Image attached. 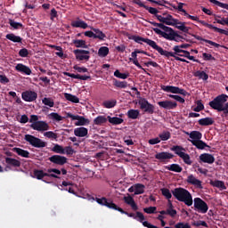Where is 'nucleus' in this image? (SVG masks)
<instances>
[{
	"mask_svg": "<svg viewBox=\"0 0 228 228\" xmlns=\"http://www.w3.org/2000/svg\"><path fill=\"white\" fill-rule=\"evenodd\" d=\"M151 26H154L155 28H159L164 31V33H167V31H172V28L166 26L163 23H158L155 21H149Z\"/></svg>",
	"mask_w": 228,
	"mask_h": 228,
	"instance_id": "nucleus-36",
	"label": "nucleus"
},
{
	"mask_svg": "<svg viewBox=\"0 0 228 228\" xmlns=\"http://www.w3.org/2000/svg\"><path fill=\"white\" fill-rule=\"evenodd\" d=\"M106 122H108L106 116H98L94 119V124L95 126H102V124H106Z\"/></svg>",
	"mask_w": 228,
	"mask_h": 228,
	"instance_id": "nucleus-45",
	"label": "nucleus"
},
{
	"mask_svg": "<svg viewBox=\"0 0 228 228\" xmlns=\"http://www.w3.org/2000/svg\"><path fill=\"white\" fill-rule=\"evenodd\" d=\"M30 128L34 131H38L39 133H44V131H49V124L45 121H37L30 125Z\"/></svg>",
	"mask_w": 228,
	"mask_h": 228,
	"instance_id": "nucleus-13",
	"label": "nucleus"
},
{
	"mask_svg": "<svg viewBox=\"0 0 228 228\" xmlns=\"http://www.w3.org/2000/svg\"><path fill=\"white\" fill-rule=\"evenodd\" d=\"M52 151L56 154H65V149L60 144H54Z\"/></svg>",
	"mask_w": 228,
	"mask_h": 228,
	"instance_id": "nucleus-54",
	"label": "nucleus"
},
{
	"mask_svg": "<svg viewBox=\"0 0 228 228\" xmlns=\"http://www.w3.org/2000/svg\"><path fill=\"white\" fill-rule=\"evenodd\" d=\"M174 154L168 151H161L155 154V159H159V161H167L168 159H173Z\"/></svg>",
	"mask_w": 228,
	"mask_h": 228,
	"instance_id": "nucleus-19",
	"label": "nucleus"
},
{
	"mask_svg": "<svg viewBox=\"0 0 228 228\" xmlns=\"http://www.w3.org/2000/svg\"><path fill=\"white\" fill-rule=\"evenodd\" d=\"M151 26H154L155 28H159L164 31V33H167V31H172V28L166 26L163 23H158L155 21H149Z\"/></svg>",
	"mask_w": 228,
	"mask_h": 228,
	"instance_id": "nucleus-35",
	"label": "nucleus"
},
{
	"mask_svg": "<svg viewBox=\"0 0 228 228\" xmlns=\"http://www.w3.org/2000/svg\"><path fill=\"white\" fill-rule=\"evenodd\" d=\"M66 118H71V120H77V122L75 123V126H88V124H90V119L86 118L83 116L73 115L70 112H68L66 114Z\"/></svg>",
	"mask_w": 228,
	"mask_h": 228,
	"instance_id": "nucleus-10",
	"label": "nucleus"
},
{
	"mask_svg": "<svg viewBox=\"0 0 228 228\" xmlns=\"http://www.w3.org/2000/svg\"><path fill=\"white\" fill-rule=\"evenodd\" d=\"M127 117L132 118V120H136L140 117V110L131 109L127 111Z\"/></svg>",
	"mask_w": 228,
	"mask_h": 228,
	"instance_id": "nucleus-44",
	"label": "nucleus"
},
{
	"mask_svg": "<svg viewBox=\"0 0 228 228\" xmlns=\"http://www.w3.org/2000/svg\"><path fill=\"white\" fill-rule=\"evenodd\" d=\"M33 174L34 177H36V179H38V181H41V179L45 177H53V179H60V176L54 174L45 173L44 170L40 169H35Z\"/></svg>",
	"mask_w": 228,
	"mask_h": 228,
	"instance_id": "nucleus-14",
	"label": "nucleus"
},
{
	"mask_svg": "<svg viewBox=\"0 0 228 228\" xmlns=\"http://www.w3.org/2000/svg\"><path fill=\"white\" fill-rule=\"evenodd\" d=\"M142 193H145V185L142 183H136L134 195H142Z\"/></svg>",
	"mask_w": 228,
	"mask_h": 228,
	"instance_id": "nucleus-52",
	"label": "nucleus"
},
{
	"mask_svg": "<svg viewBox=\"0 0 228 228\" xmlns=\"http://www.w3.org/2000/svg\"><path fill=\"white\" fill-rule=\"evenodd\" d=\"M175 228H191V226L188 223L180 222L175 224Z\"/></svg>",
	"mask_w": 228,
	"mask_h": 228,
	"instance_id": "nucleus-64",
	"label": "nucleus"
},
{
	"mask_svg": "<svg viewBox=\"0 0 228 228\" xmlns=\"http://www.w3.org/2000/svg\"><path fill=\"white\" fill-rule=\"evenodd\" d=\"M192 37H194V38H196V40H200L201 42H206V44H209V45H213L214 47H216V48L220 47V44L215 43L209 39H204L200 36L192 35Z\"/></svg>",
	"mask_w": 228,
	"mask_h": 228,
	"instance_id": "nucleus-41",
	"label": "nucleus"
},
{
	"mask_svg": "<svg viewBox=\"0 0 228 228\" xmlns=\"http://www.w3.org/2000/svg\"><path fill=\"white\" fill-rule=\"evenodd\" d=\"M209 209V207L208 206V203L204 201L200 198H194V210L198 211V213H202L203 215L208 213V210Z\"/></svg>",
	"mask_w": 228,
	"mask_h": 228,
	"instance_id": "nucleus-8",
	"label": "nucleus"
},
{
	"mask_svg": "<svg viewBox=\"0 0 228 228\" xmlns=\"http://www.w3.org/2000/svg\"><path fill=\"white\" fill-rule=\"evenodd\" d=\"M131 56L132 57L129 58V61H132L135 67L141 69V70H143V72H145V74L148 76H151V73L147 72V70H145V69L140 65V62H138V53H136V50L131 53Z\"/></svg>",
	"mask_w": 228,
	"mask_h": 228,
	"instance_id": "nucleus-20",
	"label": "nucleus"
},
{
	"mask_svg": "<svg viewBox=\"0 0 228 228\" xmlns=\"http://www.w3.org/2000/svg\"><path fill=\"white\" fill-rule=\"evenodd\" d=\"M44 136H45V138H49V140H58V134L53 131L45 132Z\"/></svg>",
	"mask_w": 228,
	"mask_h": 228,
	"instance_id": "nucleus-57",
	"label": "nucleus"
},
{
	"mask_svg": "<svg viewBox=\"0 0 228 228\" xmlns=\"http://www.w3.org/2000/svg\"><path fill=\"white\" fill-rule=\"evenodd\" d=\"M186 182L188 183V184H192V186H196V188H199L200 190H202V188H204L202 186V181L197 179L195 176H193V175H190L187 177Z\"/></svg>",
	"mask_w": 228,
	"mask_h": 228,
	"instance_id": "nucleus-22",
	"label": "nucleus"
},
{
	"mask_svg": "<svg viewBox=\"0 0 228 228\" xmlns=\"http://www.w3.org/2000/svg\"><path fill=\"white\" fill-rule=\"evenodd\" d=\"M211 186H214L215 188H219V190H227V187L225 186V183L224 181L220 180H215L210 182Z\"/></svg>",
	"mask_w": 228,
	"mask_h": 228,
	"instance_id": "nucleus-33",
	"label": "nucleus"
},
{
	"mask_svg": "<svg viewBox=\"0 0 228 228\" xmlns=\"http://www.w3.org/2000/svg\"><path fill=\"white\" fill-rule=\"evenodd\" d=\"M115 77H118V79H127L129 77V73H121L120 70L117 69L114 72Z\"/></svg>",
	"mask_w": 228,
	"mask_h": 228,
	"instance_id": "nucleus-58",
	"label": "nucleus"
},
{
	"mask_svg": "<svg viewBox=\"0 0 228 228\" xmlns=\"http://www.w3.org/2000/svg\"><path fill=\"white\" fill-rule=\"evenodd\" d=\"M74 134L78 138H85V136H88V128L85 126L77 127L74 129Z\"/></svg>",
	"mask_w": 228,
	"mask_h": 228,
	"instance_id": "nucleus-27",
	"label": "nucleus"
},
{
	"mask_svg": "<svg viewBox=\"0 0 228 228\" xmlns=\"http://www.w3.org/2000/svg\"><path fill=\"white\" fill-rule=\"evenodd\" d=\"M138 104L140 106V110L144 111V113H148L149 115L154 114V110H156V108L152 103L149 102L147 99L140 98Z\"/></svg>",
	"mask_w": 228,
	"mask_h": 228,
	"instance_id": "nucleus-7",
	"label": "nucleus"
},
{
	"mask_svg": "<svg viewBox=\"0 0 228 228\" xmlns=\"http://www.w3.org/2000/svg\"><path fill=\"white\" fill-rule=\"evenodd\" d=\"M13 152H16L18 156H21V158H29V151L20 149V148H13Z\"/></svg>",
	"mask_w": 228,
	"mask_h": 228,
	"instance_id": "nucleus-40",
	"label": "nucleus"
},
{
	"mask_svg": "<svg viewBox=\"0 0 228 228\" xmlns=\"http://www.w3.org/2000/svg\"><path fill=\"white\" fill-rule=\"evenodd\" d=\"M165 169L169 170L170 172H176L177 174H181V172H183V167L179 164L165 166Z\"/></svg>",
	"mask_w": 228,
	"mask_h": 228,
	"instance_id": "nucleus-32",
	"label": "nucleus"
},
{
	"mask_svg": "<svg viewBox=\"0 0 228 228\" xmlns=\"http://www.w3.org/2000/svg\"><path fill=\"white\" fill-rule=\"evenodd\" d=\"M92 31L94 33V38H98L99 40H104L106 37V34H104L101 29L91 27Z\"/></svg>",
	"mask_w": 228,
	"mask_h": 228,
	"instance_id": "nucleus-37",
	"label": "nucleus"
},
{
	"mask_svg": "<svg viewBox=\"0 0 228 228\" xmlns=\"http://www.w3.org/2000/svg\"><path fill=\"white\" fill-rule=\"evenodd\" d=\"M38 94L34 91H25L21 94V98L26 102H33V101H37Z\"/></svg>",
	"mask_w": 228,
	"mask_h": 228,
	"instance_id": "nucleus-15",
	"label": "nucleus"
},
{
	"mask_svg": "<svg viewBox=\"0 0 228 228\" xmlns=\"http://www.w3.org/2000/svg\"><path fill=\"white\" fill-rule=\"evenodd\" d=\"M171 151H173L175 154H176L177 156H179V158H181V156L184 153V151H185V150L183 148V146L175 145L171 148Z\"/></svg>",
	"mask_w": 228,
	"mask_h": 228,
	"instance_id": "nucleus-51",
	"label": "nucleus"
},
{
	"mask_svg": "<svg viewBox=\"0 0 228 228\" xmlns=\"http://www.w3.org/2000/svg\"><path fill=\"white\" fill-rule=\"evenodd\" d=\"M73 45L77 48L88 49V45H86V41L83 39H75L73 40Z\"/></svg>",
	"mask_w": 228,
	"mask_h": 228,
	"instance_id": "nucleus-34",
	"label": "nucleus"
},
{
	"mask_svg": "<svg viewBox=\"0 0 228 228\" xmlns=\"http://www.w3.org/2000/svg\"><path fill=\"white\" fill-rule=\"evenodd\" d=\"M77 61H88L90 60V51L76 49L73 51Z\"/></svg>",
	"mask_w": 228,
	"mask_h": 228,
	"instance_id": "nucleus-11",
	"label": "nucleus"
},
{
	"mask_svg": "<svg viewBox=\"0 0 228 228\" xmlns=\"http://www.w3.org/2000/svg\"><path fill=\"white\" fill-rule=\"evenodd\" d=\"M209 3H212L213 4H216V6H219L220 8H224V10H228V4H224L218 0H208Z\"/></svg>",
	"mask_w": 228,
	"mask_h": 228,
	"instance_id": "nucleus-60",
	"label": "nucleus"
},
{
	"mask_svg": "<svg viewBox=\"0 0 228 228\" xmlns=\"http://www.w3.org/2000/svg\"><path fill=\"white\" fill-rule=\"evenodd\" d=\"M189 142H191V143L196 147V149H199L200 151H203V149H206V147H208V149H210V146L208 145V143H206L204 141L202 140H189Z\"/></svg>",
	"mask_w": 228,
	"mask_h": 228,
	"instance_id": "nucleus-26",
	"label": "nucleus"
},
{
	"mask_svg": "<svg viewBox=\"0 0 228 228\" xmlns=\"http://www.w3.org/2000/svg\"><path fill=\"white\" fill-rule=\"evenodd\" d=\"M189 135V138L191 140H202V133L199 131H191V133H186Z\"/></svg>",
	"mask_w": 228,
	"mask_h": 228,
	"instance_id": "nucleus-42",
	"label": "nucleus"
},
{
	"mask_svg": "<svg viewBox=\"0 0 228 228\" xmlns=\"http://www.w3.org/2000/svg\"><path fill=\"white\" fill-rule=\"evenodd\" d=\"M198 122L200 126H213V124H215V119H213V118H203Z\"/></svg>",
	"mask_w": 228,
	"mask_h": 228,
	"instance_id": "nucleus-38",
	"label": "nucleus"
},
{
	"mask_svg": "<svg viewBox=\"0 0 228 228\" xmlns=\"http://www.w3.org/2000/svg\"><path fill=\"white\" fill-rule=\"evenodd\" d=\"M113 85L117 88H127V82L126 81H120V80H118L117 78L113 79Z\"/></svg>",
	"mask_w": 228,
	"mask_h": 228,
	"instance_id": "nucleus-49",
	"label": "nucleus"
},
{
	"mask_svg": "<svg viewBox=\"0 0 228 228\" xmlns=\"http://www.w3.org/2000/svg\"><path fill=\"white\" fill-rule=\"evenodd\" d=\"M183 159V163L185 165H191V159L190 158V155L188 153L183 152V154L180 157Z\"/></svg>",
	"mask_w": 228,
	"mask_h": 228,
	"instance_id": "nucleus-63",
	"label": "nucleus"
},
{
	"mask_svg": "<svg viewBox=\"0 0 228 228\" xmlns=\"http://www.w3.org/2000/svg\"><path fill=\"white\" fill-rule=\"evenodd\" d=\"M123 200L126 204L131 207L133 211H138V205H136V202H134V199L131 195L125 196L123 198Z\"/></svg>",
	"mask_w": 228,
	"mask_h": 228,
	"instance_id": "nucleus-25",
	"label": "nucleus"
},
{
	"mask_svg": "<svg viewBox=\"0 0 228 228\" xmlns=\"http://www.w3.org/2000/svg\"><path fill=\"white\" fill-rule=\"evenodd\" d=\"M110 54V48L108 46H101L98 50V56L100 58H106Z\"/></svg>",
	"mask_w": 228,
	"mask_h": 228,
	"instance_id": "nucleus-43",
	"label": "nucleus"
},
{
	"mask_svg": "<svg viewBox=\"0 0 228 228\" xmlns=\"http://www.w3.org/2000/svg\"><path fill=\"white\" fill-rule=\"evenodd\" d=\"M171 136H172V134L168 131H164V132H162L161 134H159V138L162 142H167V140H170Z\"/></svg>",
	"mask_w": 228,
	"mask_h": 228,
	"instance_id": "nucleus-53",
	"label": "nucleus"
},
{
	"mask_svg": "<svg viewBox=\"0 0 228 228\" xmlns=\"http://www.w3.org/2000/svg\"><path fill=\"white\" fill-rule=\"evenodd\" d=\"M200 161L202 163H208V165H213V163H215V157L209 153H203L200 156Z\"/></svg>",
	"mask_w": 228,
	"mask_h": 228,
	"instance_id": "nucleus-23",
	"label": "nucleus"
},
{
	"mask_svg": "<svg viewBox=\"0 0 228 228\" xmlns=\"http://www.w3.org/2000/svg\"><path fill=\"white\" fill-rule=\"evenodd\" d=\"M158 105L160 108H163L164 110H175V108H177L176 102L168 101V100L158 102Z\"/></svg>",
	"mask_w": 228,
	"mask_h": 228,
	"instance_id": "nucleus-18",
	"label": "nucleus"
},
{
	"mask_svg": "<svg viewBox=\"0 0 228 228\" xmlns=\"http://www.w3.org/2000/svg\"><path fill=\"white\" fill-rule=\"evenodd\" d=\"M172 193L175 199L179 202H183V204L189 208L193 206V196H191V193L188 190L183 187H178L175 188L174 191H172Z\"/></svg>",
	"mask_w": 228,
	"mask_h": 228,
	"instance_id": "nucleus-3",
	"label": "nucleus"
},
{
	"mask_svg": "<svg viewBox=\"0 0 228 228\" xmlns=\"http://www.w3.org/2000/svg\"><path fill=\"white\" fill-rule=\"evenodd\" d=\"M164 2V4H168L169 6H172V8H174V10H177L178 12H182V13H183V15L186 13V10H184L183 8V6L184 5L183 3L179 2L178 3V6L174 5V4H171L170 2L167 1V0H162Z\"/></svg>",
	"mask_w": 228,
	"mask_h": 228,
	"instance_id": "nucleus-31",
	"label": "nucleus"
},
{
	"mask_svg": "<svg viewBox=\"0 0 228 228\" xmlns=\"http://www.w3.org/2000/svg\"><path fill=\"white\" fill-rule=\"evenodd\" d=\"M5 38L7 40H10L11 42H13L14 44H22V37L20 36H16L13 33L7 34L5 36Z\"/></svg>",
	"mask_w": 228,
	"mask_h": 228,
	"instance_id": "nucleus-30",
	"label": "nucleus"
},
{
	"mask_svg": "<svg viewBox=\"0 0 228 228\" xmlns=\"http://www.w3.org/2000/svg\"><path fill=\"white\" fill-rule=\"evenodd\" d=\"M48 159L51 163L59 165L60 167H63L67 163V157L61 155H53Z\"/></svg>",
	"mask_w": 228,
	"mask_h": 228,
	"instance_id": "nucleus-16",
	"label": "nucleus"
},
{
	"mask_svg": "<svg viewBox=\"0 0 228 228\" xmlns=\"http://www.w3.org/2000/svg\"><path fill=\"white\" fill-rule=\"evenodd\" d=\"M103 108H107L108 110L111 108H115L117 106V100H109L102 102Z\"/></svg>",
	"mask_w": 228,
	"mask_h": 228,
	"instance_id": "nucleus-50",
	"label": "nucleus"
},
{
	"mask_svg": "<svg viewBox=\"0 0 228 228\" xmlns=\"http://www.w3.org/2000/svg\"><path fill=\"white\" fill-rule=\"evenodd\" d=\"M64 76H68V77H72V79H80L81 81H88L92 77L86 75H79L69 72H63Z\"/></svg>",
	"mask_w": 228,
	"mask_h": 228,
	"instance_id": "nucleus-28",
	"label": "nucleus"
},
{
	"mask_svg": "<svg viewBox=\"0 0 228 228\" xmlns=\"http://www.w3.org/2000/svg\"><path fill=\"white\" fill-rule=\"evenodd\" d=\"M15 70H17V72H20L21 74H25L26 76H31V69L22 63H18L15 66Z\"/></svg>",
	"mask_w": 228,
	"mask_h": 228,
	"instance_id": "nucleus-24",
	"label": "nucleus"
},
{
	"mask_svg": "<svg viewBox=\"0 0 228 228\" xmlns=\"http://www.w3.org/2000/svg\"><path fill=\"white\" fill-rule=\"evenodd\" d=\"M25 141L28 142L30 145H32V147H36L37 149H43L47 145V142L31 134H26Z\"/></svg>",
	"mask_w": 228,
	"mask_h": 228,
	"instance_id": "nucleus-6",
	"label": "nucleus"
},
{
	"mask_svg": "<svg viewBox=\"0 0 228 228\" xmlns=\"http://www.w3.org/2000/svg\"><path fill=\"white\" fill-rule=\"evenodd\" d=\"M43 104L45 106H49V108H54V101L51 98H44L42 100Z\"/></svg>",
	"mask_w": 228,
	"mask_h": 228,
	"instance_id": "nucleus-61",
	"label": "nucleus"
},
{
	"mask_svg": "<svg viewBox=\"0 0 228 228\" xmlns=\"http://www.w3.org/2000/svg\"><path fill=\"white\" fill-rule=\"evenodd\" d=\"M173 51L175 52H170L172 54H174L175 56H179V54H181V53H184V50H183V48L180 45H175L173 47Z\"/></svg>",
	"mask_w": 228,
	"mask_h": 228,
	"instance_id": "nucleus-62",
	"label": "nucleus"
},
{
	"mask_svg": "<svg viewBox=\"0 0 228 228\" xmlns=\"http://www.w3.org/2000/svg\"><path fill=\"white\" fill-rule=\"evenodd\" d=\"M49 117L52 120H55V122H61L63 120V117L56 112L50 113Z\"/></svg>",
	"mask_w": 228,
	"mask_h": 228,
	"instance_id": "nucleus-59",
	"label": "nucleus"
},
{
	"mask_svg": "<svg viewBox=\"0 0 228 228\" xmlns=\"http://www.w3.org/2000/svg\"><path fill=\"white\" fill-rule=\"evenodd\" d=\"M154 33L156 35H160L163 38H166V40L175 41V42H181V39H184L183 36L177 34L174 28H171V30L163 32L161 29L158 28H153Z\"/></svg>",
	"mask_w": 228,
	"mask_h": 228,
	"instance_id": "nucleus-4",
	"label": "nucleus"
},
{
	"mask_svg": "<svg viewBox=\"0 0 228 228\" xmlns=\"http://www.w3.org/2000/svg\"><path fill=\"white\" fill-rule=\"evenodd\" d=\"M228 95L227 94H219L214 100L209 102L208 106L212 110H216V111H223L222 117H228Z\"/></svg>",
	"mask_w": 228,
	"mask_h": 228,
	"instance_id": "nucleus-1",
	"label": "nucleus"
},
{
	"mask_svg": "<svg viewBox=\"0 0 228 228\" xmlns=\"http://www.w3.org/2000/svg\"><path fill=\"white\" fill-rule=\"evenodd\" d=\"M130 38L131 40H134V42H136V44H142V42H144V44H147L148 45H150V47H151L155 51H158V53L161 54V51L163 50V48L158 45L156 41L149 38H144L139 36H132Z\"/></svg>",
	"mask_w": 228,
	"mask_h": 228,
	"instance_id": "nucleus-5",
	"label": "nucleus"
},
{
	"mask_svg": "<svg viewBox=\"0 0 228 228\" xmlns=\"http://www.w3.org/2000/svg\"><path fill=\"white\" fill-rule=\"evenodd\" d=\"M95 200L97 204H100V206H105V208H108L109 209H114V211L117 210L118 205L115 204L112 200H108L105 197H102L95 198Z\"/></svg>",
	"mask_w": 228,
	"mask_h": 228,
	"instance_id": "nucleus-12",
	"label": "nucleus"
},
{
	"mask_svg": "<svg viewBox=\"0 0 228 228\" xmlns=\"http://www.w3.org/2000/svg\"><path fill=\"white\" fill-rule=\"evenodd\" d=\"M197 22H200V24H202V26H205V28H208L209 29H214V31H216V33H220V35H228L227 30L224 28H219L218 27H215L206 22L205 20H200L199 18Z\"/></svg>",
	"mask_w": 228,
	"mask_h": 228,
	"instance_id": "nucleus-17",
	"label": "nucleus"
},
{
	"mask_svg": "<svg viewBox=\"0 0 228 228\" xmlns=\"http://www.w3.org/2000/svg\"><path fill=\"white\" fill-rule=\"evenodd\" d=\"M156 17L159 22H162V24H166L167 26H175L176 29L183 31V33L190 34V29H191V28L186 27V22H182L174 19L171 14H167V17L161 15H156Z\"/></svg>",
	"mask_w": 228,
	"mask_h": 228,
	"instance_id": "nucleus-2",
	"label": "nucleus"
},
{
	"mask_svg": "<svg viewBox=\"0 0 228 228\" xmlns=\"http://www.w3.org/2000/svg\"><path fill=\"white\" fill-rule=\"evenodd\" d=\"M5 163L8 167H13L14 168L20 167V160L10 157L5 158Z\"/></svg>",
	"mask_w": 228,
	"mask_h": 228,
	"instance_id": "nucleus-29",
	"label": "nucleus"
},
{
	"mask_svg": "<svg viewBox=\"0 0 228 228\" xmlns=\"http://www.w3.org/2000/svg\"><path fill=\"white\" fill-rule=\"evenodd\" d=\"M64 97L67 101H69V102H74L75 104H77L79 102V98L77 96L70 94L69 93L64 94Z\"/></svg>",
	"mask_w": 228,
	"mask_h": 228,
	"instance_id": "nucleus-46",
	"label": "nucleus"
},
{
	"mask_svg": "<svg viewBox=\"0 0 228 228\" xmlns=\"http://www.w3.org/2000/svg\"><path fill=\"white\" fill-rule=\"evenodd\" d=\"M194 76L200 77V79H203V81H208V79H209V75L205 71H197Z\"/></svg>",
	"mask_w": 228,
	"mask_h": 228,
	"instance_id": "nucleus-56",
	"label": "nucleus"
},
{
	"mask_svg": "<svg viewBox=\"0 0 228 228\" xmlns=\"http://www.w3.org/2000/svg\"><path fill=\"white\" fill-rule=\"evenodd\" d=\"M108 120L110 122V124H113V126H118L119 124H123L124 123V119L118 118V117H110L108 116Z\"/></svg>",
	"mask_w": 228,
	"mask_h": 228,
	"instance_id": "nucleus-47",
	"label": "nucleus"
},
{
	"mask_svg": "<svg viewBox=\"0 0 228 228\" xmlns=\"http://www.w3.org/2000/svg\"><path fill=\"white\" fill-rule=\"evenodd\" d=\"M160 191L163 195V197H166V199L168 200L169 204H170V199H172V192H170V190L167 189V188H162L160 189Z\"/></svg>",
	"mask_w": 228,
	"mask_h": 228,
	"instance_id": "nucleus-55",
	"label": "nucleus"
},
{
	"mask_svg": "<svg viewBox=\"0 0 228 228\" xmlns=\"http://www.w3.org/2000/svg\"><path fill=\"white\" fill-rule=\"evenodd\" d=\"M161 56H165L166 58H175L176 61H183V63H190L186 59H183L179 56H175L174 53H171V52H168L167 50H164L162 48V51L160 52Z\"/></svg>",
	"mask_w": 228,
	"mask_h": 228,
	"instance_id": "nucleus-21",
	"label": "nucleus"
},
{
	"mask_svg": "<svg viewBox=\"0 0 228 228\" xmlns=\"http://www.w3.org/2000/svg\"><path fill=\"white\" fill-rule=\"evenodd\" d=\"M9 25L11 28H13V29H24V25L20 22L15 21V20H9Z\"/></svg>",
	"mask_w": 228,
	"mask_h": 228,
	"instance_id": "nucleus-48",
	"label": "nucleus"
},
{
	"mask_svg": "<svg viewBox=\"0 0 228 228\" xmlns=\"http://www.w3.org/2000/svg\"><path fill=\"white\" fill-rule=\"evenodd\" d=\"M72 28H81L82 29H86L88 28V24L84 20H75L71 23Z\"/></svg>",
	"mask_w": 228,
	"mask_h": 228,
	"instance_id": "nucleus-39",
	"label": "nucleus"
},
{
	"mask_svg": "<svg viewBox=\"0 0 228 228\" xmlns=\"http://www.w3.org/2000/svg\"><path fill=\"white\" fill-rule=\"evenodd\" d=\"M161 90H163V92H167L170 94H179L180 95H183V97H186V95H190V94L186 90L174 86H161Z\"/></svg>",
	"mask_w": 228,
	"mask_h": 228,
	"instance_id": "nucleus-9",
	"label": "nucleus"
}]
</instances>
